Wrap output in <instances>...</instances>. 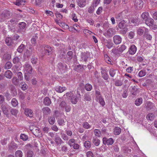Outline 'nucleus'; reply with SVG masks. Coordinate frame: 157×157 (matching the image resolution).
Here are the masks:
<instances>
[{"instance_id":"f257e3e1","label":"nucleus","mask_w":157,"mask_h":157,"mask_svg":"<svg viewBox=\"0 0 157 157\" xmlns=\"http://www.w3.org/2000/svg\"><path fill=\"white\" fill-rule=\"evenodd\" d=\"M59 107L63 109H64L66 112H69L71 110V107L68 103L64 101H62L59 104Z\"/></svg>"},{"instance_id":"f03ea898","label":"nucleus","mask_w":157,"mask_h":157,"mask_svg":"<svg viewBox=\"0 0 157 157\" xmlns=\"http://www.w3.org/2000/svg\"><path fill=\"white\" fill-rule=\"evenodd\" d=\"M43 47L44 50L42 51V53L49 55L53 52V48L50 46L48 45H44Z\"/></svg>"},{"instance_id":"7ed1b4c3","label":"nucleus","mask_w":157,"mask_h":157,"mask_svg":"<svg viewBox=\"0 0 157 157\" xmlns=\"http://www.w3.org/2000/svg\"><path fill=\"white\" fill-rule=\"evenodd\" d=\"M114 34V29H109L105 31L103 33L104 35L107 38L111 37Z\"/></svg>"},{"instance_id":"20e7f679","label":"nucleus","mask_w":157,"mask_h":157,"mask_svg":"<svg viewBox=\"0 0 157 157\" xmlns=\"http://www.w3.org/2000/svg\"><path fill=\"white\" fill-rule=\"evenodd\" d=\"M134 3L135 8L137 10L141 9L143 5V2L142 0H134Z\"/></svg>"},{"instance_id":"39448f33","label":"nucleus","mask_w":157,"mask_h":157,"mask_svg":"<svg viewBox=\"0 0 157 157\" xmlns=\"http://www.w3.org/2000/svg\"><path fill=\"white\" fill-rule=\"evenodd\" d=\"M10 16L9 12L7 11H4L0 14V21H2L8 18Z\"/></svg>"},{"instance_id":"423d86ee","label":"nucleus","mask_w":157,"mask_h":157,"mask_svg":"<svg viewBox=\"0 0 157 157\" xmlns=\"http://www.w3.org/2000/svg\"><path fill=\"white\" fill-rule=\"evenodd\" d=\"M25 70L28 74H31L33 73V68L31 65L28 63H26L24 65Z\"/></svg>"},{"instance_id":"0eeeda50","label":"nucleus","mask_w":157,"mask_h":157,"mask_svg":"<svg viewBox=\"0 0 157 157\" xmlns=\"http://www.w3.org/2000/svg\"><path fill=\"white\" fill-rule=\"evenodd\" d=\"M114 143V140L112 138L107 139L104 137L103 139V143L105 145H112Z\"/></svg>"},{"instance_id":"6e6552de","label":"nucleus","mask_w":157,"mask_h":157,"mask_svg":"<svg viewBox=\"0 0 157 157\" xmlns=\"http://www.w3.org/2000/svg\"><path fill=\"white\" fill-rule=\"evenodd\" d=\"M54 140L57 145H60L64 143L60 136L57 134L55 136Z\"/></svg>"},{"instance_id":"1a4fd4ad","label":"nucleus","mask_w":157,"mask_h":157,"mask_svg":"<svg viewBox=\"0 0 157 157\" xmlns=\"http://www.w3.org/2000/svg\"><path fill=\"white\" fill-rule=\"evenodd\" d=\"M121 37L119 35H115L113 37V41L116 44H120L121 43Z\"/></svg>"},{"instance_id":"9d476101","label":"nucleus","mask_w":157,"mask_h":157,"mask_svg":"<svg viewBox=\"0 0 157 157\" xmlns=\"http://www.w3.org/2000/svg\"><path fill=\"white\" fill-rule=\"evenodd\" d=\"M137 50L136 47L134 44L132 45L129 48L128 52L129 54L131 55L134 54Z\"/></svg>"},{"instance_id":"9b49d317","label":"nucleus","mask_w":157,"mask_h":157,"mask_svg":"<svg viewBox=\"0 0 157 157\" xmlns=\"http://www.w3.org/2000/svg\"><path fill=\"white\" fill-rule=\"evenodd\" d=\"M147 29H145L144 34V37L147 40H151L152 39V36L148 32Z\"/></svg>"},{"instance_id":"f8f14e48","label":"nucleus","mask_w":157,"mask_h":157,"mask_svg":"<svg viewBox=\"0 0 157 157\" xmlns=\"http://www.w3.org/2000/svg\"><path fill=\"white\" fill-rule=\"evenodd\" d=\"M43 114L46 115L50 114L51 112V109L47 107H44L42 109Z\"/></svg>"},{"instance_id":"ddd939ff","label":"nucleus","mask_w":157,"mask_h":157,"mask_svg":"<svg viewBox=\"0 0 157 157\" xmlns=\"http://www.w3.org/2000/svg\"><path fill=\"white\" fill-rule=\"evenodd\" d=\"M9 88L12 95L14 96L17 95V90L13 85H10Z\"/></svg>"},{"instance_id":"4468645a","label":"nucleus","mask_w":157,"mask_h":157,"mask_svg":"<svg viewBox=\"0 0 157 157\" xmlns=\"http://www.w3.org/2000/svg\"><path fill=\"white\" fill-rule=\"evenodd\" d=\"M89 54L88 52H82L81 55L82 60L83 61L86 62L88 57Z\"/></svg>"},{"instance_id":"2eb2a0df","label":"nucleus","mask_w":157,"mask_h":157,"mask_svg":"<svg viewBox=\"0 0 157 157\" xmlns=\"http://www.w3.org/2000/svg\"><path fill=\"white\" fill-rule=\"evenodd\" d=\"M25 114L29 117H32L33 116V111L29 109H25Z\"/></svg>"},{"instance_id":"dca6fc26","label":"nucleus","mask_w":157,"mask_h":157,"mask_svg":"<svg viewBox=\"0 0 157 157\" xmlns=\"http://www.w3.org/2000/svg\"><path fill=\"white\" fill-rule=\"evenodd\" d=\"M154 107V104L151 102H147L145 104V107L148 110L153 109Z\"/></svg>"},{"instance_id":"f3484780","label":"nucleus","mask_w":157,"mask_h":157,"mask_svg":"<svg viewBox=\"0 0 157 157\" xmlns=\"http://www.w3.org/2000/svg\"><path fill=\"white\" fill-rule=\"evenodd\" d=\"M43 103L45 105L49 106L51 103V99L48 97H46L44 99Z\"/></svg>"},{"instance_id":"a211bd4d","label":"nucleus","mask_w":157,"mask_h":157,"mask_svg":"<svg viewBox=\"0 0 157 157\" xmlns=\"http://www.w3.org/2000/svg\"><path fill=\"white\" fill-rule=\"evenodd\" d=\"M145 21L146 24L148 26H151L153 24V20L151 18L148 17Z\"/></svg>"},{"instance_id":"6ab92c4d","label":"nucleus","mask_w":157,"mask_h":157,"mask_svg":"<svg viewBox=\"0 0 157 157\" xmlns=\"http://www.w3.org/2000/svg\"><path fill=\"white\" fill-rule=\"evenodd\" d=\"M55 90L59 93H61L66 90V89L65 87H62L61 86H57L55 88Z\"/></svg>"},{"instance_id":"aec40b11","label":"nucleus","mask_w":157,"mask_h":157,"mask_svg":"<svg viewBox=\"0 0 157 157\" xmlns=\"http://www.w3.org/2000/svg\"><path fill=\"white\" fill-rule=\"evenodd\" d=\"M48 122L51 125H53L55 122V119L54 116H51L48 117Z\"/></svg>"},{"instance_id":"412c9836","label":"nucleus","mask_w":157,"mask_h":157,"mask_svg":"<svg viewBox=\"0 0 157 157\" xmlns=\"http://www.w3.org/2000/svg\"><path fill=\"white\" fill-rule=\"evenodd\" d=\"M3 113L6 115L8 114L7 107L6 105L2 104L1 105Z\"/></svg>"},{"instance_id":"4be33fe9","label":"nucleus","mask_w":157,"mask_h":157,"mask_svg":"<svg viewBox=\"0 0 157 157\" xmlns=\"http://www.w3.org/2000/svg\"><path fill=\"white\" fill-rule=\"evenodd\" d=\"M13 76L12 73L10 70H7L5 73V76L9 79L11 78Z\"/></svg>"},{"instance_id":"5701e85b","label":"nucleus","mask_w":157,"mask_h":157,"mask_svg":"<svg viewBox=\"0 0 157 157\" xmlns=\"http://www.w3.org/2000/svg\"><path fill=\"white\" fill-rule=\"evenodd\" d=\"M19 81L17 77H13L12 79V82L15 86H18L19 84Z\"/></svg>"},{"instance_id":"b1692460","label":"nucleus","mask_w":157,"mask_h":157,"mask_svg":"<svg viewBox=\"0 0 157 157\" xmlns=\"http://www.w3.org/2000/svg\"><path fill=\"white\" fill-rule=\"evenodd\" d=\"M57 122L59 125L63 126L65 125L66 122L63 118H59L57 120Z\"/></svg>"},{"instance_id":"393cba45","label":"nucleus","mask_w":157,"mask_h":157,"mask_svg":"<svg viewBox=\"0 0 157 157\" xmlns=\"http://www.w3.org/2000/svg\"><path fill=\"white\" fill-rule=\"evenodd\" d=\"M34 130H33L32 133L36 136H38V134L40 132V130L39 128L35 126L34 127Z\"/></svg>"},{"instance_id":"a878e982","label":"nucleus","mask_w":157,"mask_h":157,"mask_svg":"<svg viewBox=\"0 0 157 157\" xmlns=\"http://www.w3.org/2000/svg\"><path fill=\"white\" fill-rule=\"evenodd\" d=\"M86 3V0H78V4L81 7H84Z\"/></svg>"},{"instance_id":"bb28decb","label":"nucleus","mask_w":157,"mask_h":157,"mask_svg":"<svg viewBox=\"0 0 157 157\" xmlns=\"http://www.w3.org/2000/svg\"><path fill=\"white\" fill-rule=\"evenodd\" d=\"M21 89L23 90H27L28 86L25 82H22L20 83Z\"/></svg>"},{"instance_id":"cd10ccee","label":"nucleus","mask_w":157,"mask_h":157,"mask_svg":"<svg viewBox=\"0 0 157 157\" xmlns=\"http://www.w3.org/2000/svg\"><path fill=\"white\" fill-rule=\"evenodd\" d=\"M142 101L143 99L142 98H138L135 101V104L136 106H139L142 103Z\"/></svg>"},{"instance_id":"c85d7f7f","label":"nucleus","mask_w":157,"mask_h":157,"mask_svg":"<svg viewBox=\"0 0 157 157\" xmlns=\"http://www.w3.org/2000/svg\"><path fill=\"white\" fill-rule=\"evenodd\" d=\"M25 2V0H16L15 1L13 2V3L16 5L20 6L23 4V3Z\"/></svg>"},{"instance_id":"c756f323","label":"nucleus","mask_w":157,"mask_h":157,"mask_svg":"<svg viewBox=\"0 0 157 157\" xmlns=\"http://www.w3.org/2000/svg\"><path fill=\"white\" fill-rule=\"evenodd\" d=\"M121 132V128L118 127H116L114 130L113 133L115 135H119Z\"/></svg>"},{"instance_id":"7c9ffc66","label":"nucleus","mask_w":157,"mask_h":157,"mask_svg":"<svg viewBox=\"0 0 157 157\" xmlns=\"http://www.w3.org/2000/svg\"><path fill=\"white\" fill-rule=\"evenodd\" d=\"M78 100V98L77 96L74 95L73 97L71 98V101L73 104H76Z\"/></svg>"},{"instance_id":"2f4dec72","label":"nucleus","mask_w":157,"mask_h":157,"mask_svg":"<svg viewBox=\"0 0 157 157\" xmlns=\"http://www.w3.org/2000/svg\"><path fill=\"white\" fill-rule=\"evenodd\" d=\"M146 117L147 119L152 121L154 119L155 116L153 113H149L147 115Z\"/></svg>"},{"instance_id":"473e14b6","label":"nucleus","mask_w":157,"mask_h":157,"mask_svg":"<svg viewBox=\"0 0 157 157\" xmlns=\"http://www.w3.org/2000/svg\"><path fill=\"white\" fill-rule=\"evenodd\" d=\"M113 43L110 40H108L106 42V45L109 49L113 47Z\"/></svg>"},{"instance_id":"72a5a7b5","label":"nucleus","mask_w":157,"mask_h":157,"mask_svg":"<svg viewBox=\"0 0 157 157\" xmlns=\"http://www.w3.org/2000/svg\"><path fill=\"white\" fill-rule=\"evenodd\" d=\"M73 52L71 51L67 52V58L68 60H70L72 58Z\"/></svg>"},{"instance_id":"f704fd0d","label":"nucleus","mask_w":157,"mask_h":157,"mask_svg":"<svg viewBox=\"0 0 157 157\" xmlns=\"http://www.w3.org/2000/svg\"><path fill=\"white\" fill-rule=\"evenodd\" d=\"M125 26V23L124 20L121 21L118 24V27L120 29H124Z\"/></svg>"},{"instance_id":"c9c22d12","label":"nucleus","mask_w":157,"mask_h":157,"mask_svg":"<svg viewBox=\"0 0 157 157\" xmlns=\"http://www.w3.org/2000/svg\"><path fill=\"white\" fill-rule=\"evenodd\" d=\"M12 39L11 37L7 38L5 39L6 44L8 46L11 45L12 44Z\"/></svg>"},{"instance_id":"e433bc0d","label":"nucleus","mask_w":157,"mask_h":157,"mask_svg":"<svg viewBox=\"0 0 157 157\" xmlns=\"http://www.w3.org/2000/svg\"><path fill=\"white\" fill-rule=\"evenodd\" d=\"M85 88L86 90L90 91L92 89V86L90 84L87 83L85 85Z\"/></svg>"},{"instance_id":"4c0bfd02","label":"nucleus","mask_w":157,"mask_h":157,"mask_svg":"<svg viewBox=\"0 0 157 157\" xmlns=\"http://www.w3.org/2000/svg\"><path fill=\"white\" fill-rule=\"evenodd\" d=\"M25 47V45L23 44H21L17 49V51L19 53H21L23 51Z\"/></svg>"},{"instance_id":"58836bf2","label":"nucleus","mask_w":157,"mask_h":157,"mask_svg":"<svg viewBox=\"0 0 157 157\" xmlns=\"http://www.w3.org/2000/svg\"><path fill=\"white\" fill-rule=\"evenodd\" d=\"M142 18L145 21L149 17V13L147 12H144L141 15Z\"/></svg>"},{"instance_id":"ea45409f","label":"nucleus","mask_w":157,"mask_h":157,"mask_svg":"<svg viewBox=\"0 0 157 157\" xmlns=\"http://www.w3.org/2000/svg\"><path fill=\"white\" fill-rule=\"evenodd\" d=\"M92 141L94 145L96 146L99 145L100 143V140L97 138H93Z\"/></svg>"},{"instance_id":"a19ab883","label":"nucleus","mask_w":157,"mask_h":157,"mask_svg":"<svg viewBox=\"0 0 157 157\" xmlns=\"http://www.w3.org/2000/svg\"><path fill=\"white\" fill-rule=\"evenodd\" d=\"M11 104L13 106L16 107L18 104L17 100L15 98H13L11 100Z\"/></svg>"},{"instance_id":"79ce46f5","label":"nucleus","mask_w":157,"mask_h":157,"mask_svg":"<svg viewBox=\"0 0 157 157\" xmlns=\"http://www.w3.org/2000/svg\"><path fill=\"white\" fill-rule=\"evenodd\" d=\"M17 148V146L15 143H11L9 146V148L10 150L16 149Z\"/></svg>"},{"instance_id":"37998d69","label":"nucleus","mask_w":157,"mask_h":157,"mask_svg":"<svg viewBox=\"0 0 157 157\" xmlns=\"http://www.w3.org/2000/svg\"><path fill=\"white\" fill-rule=\"evenodd\" d=\"M84 100L85 101H90L91 100V97L90 95L89 94H85L84 95Z\"/></svg>"},{"instance_id":"c03bdc74","label":"nucleus","mask_w":157,"mask_h":157,"mask_svg":"<svg viewBox=\"0 0 157 157\" xmlns=\"http://www.w3.org/2000/svg\"><path fill=\"white\" fill-rule=\"evenodd\" d=\"M116 71L113 68H111L109 70V75L112 77H114L116 74Z\"/></svg>"},{"instance_id":"a18cd8bd","label":"nucleus","mask_w":157,"mask_h":157,"mask_svg":"<svg viewBox=\"0 0 157 157\" xmlns=\"http://www.w3.org/2000/svg\"><path fill=\"white\" fill-rule=\"evenodd\" d=\"M38 39V36H37L36 35H35L34 36H33V38H32L31 40V42L32 44H35L36 43V40Z\"/></svg>"},{"instance_id":"49530a36","label":"nucleus","mask_w":157,"mask_h":157,"mask_svg":"<svg viewBox=\"0 0 157 157\" xmlns=\"http://www.w3.org/2000/svg\"><path fill=\"white\" fill-rule=\"evenodd\" d=\"M82 126L84 128L86 129L90 128L91 127V126L87 122H84L82 124Z\"/></svg>"},{"instance_id":"de8ad7c7","label":"nucleus","mask_w":157,"mask_h":157,"mask_svg":"<svg viewBox=\"0 0 157 157\" xmlns=\"http://www.w3.org/2000/svg\"><path fill=\"white\" fill-rule=\"evenodd\" d=\"M19 27L21 29H24L26 26V24L24 22H22L19 24Z\"/></svg>"},{"instance_id":"09e8293b","label":"nucleus","mask_w":157,"mask_h":157,"mask_svg":"<svg viewBox=\"0 0 157 157\" xmlns=\"http://www.w3.org/2000/svg\"><path fill=\"white\" fill-rule=\"evenodd\" d=\"M16 157H22L23 153L20 150H18L15 152Z\"/></svg>"},{"instance_id":"8fccbe9b","label":"nucleus","mask_w":157,"mask_h":157,"mask_svg":"<svg viewBox=\"0 0 157 157\" xmlns=\"http://www.w3.org/2000/svg\"><path fill=\"white\" fill-rule=\"evenodd\" d=\"M75 140L74 139H71L69 140L68 142V144L71 147H72L73 144H75Z\"/></svg>"},{"instance_id":"3c124183","label":"nucleus","mask_w":157,"mask_h":157,"mask_svg":"<svg viewBox=\"0 0 157 157\" xmlns=\"http://www.w3.org/2000/svg\"><path fill=\"white\" fill-rule=\"evenodd\" d=\"M17 79L20 81H22L23 78L22 74L21 72L19 71L17 73Z\"/></svg>"},{"instance_id":"603ef678","label":"nucleus","mask_w":157,"mask_h":157,"mask_svg":"<svg viewBox=\"0 0 157 157\" xmlns=\"http://www.w3.org/2000/svg\"><path fill=\"white\" fill-rule=\"evenodd\" d=\"M18 112V110L16 109H12L10 110V113L13 115L16 116Z\"/></svg>"},{"instance_id":"864d4df0","label":"nucleus","mask_w":157,"mask_h":157,"mask_svg":"<svg viewBox=\"0 0 157 157\" xmlns=\"http://www.w3.org/2000/svg\"><path fill=\"white\" fill-rule=\"evenodd\" d=\"M84 146L87 148H89L91 147V143L89 141H85L84 143Z\"/></svg>"},{"instance_id":"5fc2aeb1","label":"nucleus","mask_w":157,"mask_h":157,"mask_svg":"<svg viewBox=\"0 0 157 157\" xmlns=\"http://www.w3.org/2000/svg\"><path fill=\"white\" fill-rule=\"evenodd\" d=\"M115 18L117 21H120L122 20V13H119L117 14Z\"/></svg>"},{"instance_id":"6e6d98bb","label":"nucleus","mask_w":157,"mask_h":157,"mask_svg":"<svg viewBox=\"0 0 157 157\" xmlns=\"http://www.w3.org/2000/svg\"><path fill=\"white\" fill-rule=\"evenodd\" d=\"M94 7L95 6L94 5H91V6L88 8V12L90 13H93L95 10Z\"/></svg>"},{"instance_id":"4d7b16f0","label":"nucleus","mask_w":157,"mask_h":157,"mask_svg":"<svg viewBox=\"0 0 157 157\" xmlns=\"http://www.w3.org/2000/svg\"><path fill=\"white\" fill-rule=\"evenodd\" d=\"M62 139L64 140H67L69 139L68 136L65 134L61 132L60 133Z\"/></svg>"},{"instance_id":"13d9d810","label":"nucleus","mask_w":157,"mask_h":157,"mask_svg":"<svg viewBox=\"0 0 157 157\" xmlns=\"http://www.w3.org/2000/svg\"><path fill=\"white\" fill-rule=\"evenodd\" d=\"M12 63L10 62H8L5 65V68L6 69H9L12 67Z\"/></svg>"},{"instance_id":"bf43d9fd","label":"nucleus","mask_w":157,"mask_h":157,"mask_svg":"<svg viewBox=\"0 0 157 157\" xmlns=\"http://www.w3.org/2000/svg\"><path fill=\"white\" fill-rule=\"evenodd\" d=\"M126 48V47L124 44L121 45V47L119 48L118 50L120 52H122Z\"/></svg>"},{"instance_id":"052dcab7","label":"nucleus","mask_w":157,"mask_h":157,"mask_svg":"<svg viewBox=\"0 0 157 157\" xmlns=\"http://www.w3.org/2000/svg\"><path fill=\"white\" fill-rule=\"evenodd\" d=\"M144 31H145L143 29L140 28H139L137 30V33L138 35L140 36H141L144 33Z\"/></svg>"},{"instance_id":"680f3d73","label":"nucleus","mask_w":157,"mask_h":157,"mask_svg":"<svg viewBox=\"0 0 157 157\" xmlns=\"http://www.w3.org/2000/svg\"><path fill=\"white\" fill-rule=\"evenodd\" d=\"M74 95L73 93L70 92H67L64 95V96L67 97V98L68 97L72 98Z\"/></svg>"},{"instance_id":"e2e57ef3","label":"nucleus","mask_w":157,"mask_h":157,"mask_svg":"<svg viewBox=\"0 0 157 157\" xmlns=\"http://www.w3.org/2000/svg\"><path fill=\"white\" fill-rule=\"evenodd\" d=\"M34 153L32 151L29 150L27 152L26 154L27 157H32Z\"/></svg>"},{"instance_id":"0e129e2a","label":"nucleus","mask_w":157,"mask_h":157,"mask_svg":"<svg viewBox=\"0 0 157 157\" xmlns=\"http://www.w3.org/2000/svg\"><path fill=\"white\" fill-rule=\"evenodd\" d=\"M20 138L24 141H26L28 140V137L25 134H21L20 135Z\"/></svg>"},{"instance_id":"69168bd1","label":"nucleus","mask_w":157,"mask_h":157,"mask_svg":"<svg viewBox=\"0 0 157 157\" xmlns=\"http://www.w3.org/2000/svg\"><path fill=\"white\" fill-rule=\"evenodd\" d=\"M146 74L145 71L141 70L139 73L138 75L140 77H142L144 76Z\"/></svg>"},{"instance_id":"338daca9","label":"nucleus","mask_w":157,"mask_h":157,"mask_svg":"<svg viewBox=\"0 0 157 157\" xmlns=\"http://www.w3.org/2000/svg\"><path fill=\"white\" fill-rule=\"evenodd\" d=\"M31 61L33 64H36L37 62V58L35 57H33L31 59Z\"/></svg>"},{"instance_id":"774afa93","label":"nucleus","mask_w":157,"mask_h":157,"mask_svg":"<svg viewBox=\"0 0 157 157\" xmlns=\"http://www.w3.org/2000/svg\"><path fill=\"white\" fill-rule=\"evenodd\" d=\"M137 90V89L135 86L132 87L131 90L132 94L133 95H136V94Z\"/></svg>"}]
</instances>
